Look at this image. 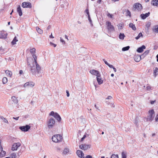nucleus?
Segmentation results:
<instances>
[{
  "label": "nucleus",
  "mask_w": 158,
  "mask_h": 158,
  "mask_svg": "<svg viewBox=\"0 0 158 158\" xmlns=\"http://www.w3.org/2000/svg\"><path fill=\"white\" fill-rule=\"evenodd\" d=\"M151 3L153 6H158V0H153Z\"/></svg>",
  "instance_id": "obj_21"
},
{
  "label": "nucleus",
  "mask_w": 158,
  "mask_h": 158,
  "mask_svg": "<svg viewBox=\"0 0 158 158\" xmlns=\"http://www.w3.org/2000/svg\"><path fill=\"white\" fill-rule=\"evenodd\" d=\"M35 48H33L30 49V52L31 54L33 55L35 52Z\"/></svg>",
  "instance_id": "obj_35"
},
{
  "label": "nucleus",
  "mask_w": 158,
  "mask_h": 158,
  "mask_svg": "<svg viewBox=\"0 0 158 158\" xmlns=\"http://www.w3.org/2000/svg\"><path fill=\"white\" fill-rule=\"evenodd\" d=\"M50 44L51 45L53 46L54 47H56V44H54L52 42H50Z\"/></svg>",
  "instance_id": "obj_46"
},
{
  "label": "nucleus",
  "mask_w": 158,
  "mask_h": 158,
  "mask_svg": "<svg viewBox=\"0 0 158 158\" xmlns=\"http://www.w3.org/2000/svg\"><path fill=\"white\" fill-rule=\"evenodd\" d=\"M36 29L38 32L39 34H42L43 33V31L39 27H36Z\"/></svg>",
  "instance_id": "obj_27"
},
{
  "label": "nucleus",
  "mask_w": 158,
  "mask_h": 158,
  "mask_svg": "<svg viewBox=\"0 0 158 158\" xmlns=\"http://www.w3.org/2000/svg\"><path fill=\"white\" fill-rule=\"evenodd\" d=\"M149 50H147L146 51H145L144 53L143 54V55H141L140 56V58H139V60H140L141 57H142L143 58L145 56H146L149 53Z\"/></svg>",
  "instance_id": "obj_17"
},
{
  "label": "nucleus",
  "mask_w": 158,
  "mask_h": 158,
  "mask_svg": "<svg viewBox=\"0 0 158 158\" xmlns=\"http://www.w3.org/2000/svg\"><path fill=\"white\" fill-rule=\"evenodd\" d=\"M20 145L21 144L19 143H15L12 146L11 149L13 151L16 150Z\"/></svg>",
  "instance_id": "obj_10"
},
{
  "label": "nucleus",
  "mask_w": 158,
  "mask_h": 158,
  "mask_svg": "<svg viewBox=\"0 0 158 158\" xmlns=\"http://www.w3.org/2000/svg\"><path fill=\"white\" fill-rule=\"evenodd\" d=\"M102 0H98L97 1L98 3L100 4L102 1Z\"/></svg>",
  "instance_id": "obj_59"
},
{
  "label": "nucleus",
  "mask_w": 158,
  "mask_h": 158,
  "mask_svg": "<svg viewBox=\"0 0 158 158\" xmlns=\"http://www.w3.org/2000/svg\"><path fill=\"white\" fill-rule=\"evenodd\" d=\"M145 48V46L144 45H143L141 47L138 48L137 51L139 53H141L143 51V49Z\"/></svg>",
  "instance_id": "obj_15"
},
{
  "label": "nucleus",
  "mask_w": 158,
  "mask_h": 158,
  "mask_svg": "<svg viewBox=\"0 0 158 158\" xmlns=\"http://www.w3.org/2000/svg\"><path fill=\"white\" fill-rule=\"evenodd\" d=\"M108 16H109L110 18H112V15H110L109 13L108 14Z\"/></svg>",
  "instance_id": "obj_63"
},
{
  "label": "nucleus",
  "mask_w": 158,
  "mask_h": 158,
  "mask_svg": "<svg viewBox=\"0 0 158 158\" xmlns=\"http://www.w3.org/2000/svg\"><path fill=\"white\" fill-rule=\"evenodd\" d=\"M22 6L24 8L26 7L31 8V3L29 2H23L22 3Z\"/></svg>",
  "instance_id": "obj_11"
},
{
  "label": "nucleus",
  "mask_w": 158,
  "mask_h": 158,
  "mask_svg": "<svg viewBox=\"0 0 158 158\" xmlns=\"http://www.w3.org/2000/svg\"><path fill=\"white\" fill-rule=\"evenodd\" d=\"M155 121L156 122L158 121V114H157L156 117Z\"/></svg>",
  "instance_id": "obj_50"
},
{
  "label": "nucleus",
  "mask_w": 158,
  "mask_h": 158,
  "mask_svg": "<svg viewBox=\"0 0 158 158\" xmlns=\"http://www.w3.org/2000/svg\"><path fill=\"white\" fill-rule=\"evenodd\" d=\"M91 147V145L85 144H81L80 145L79 148L82 149L86 150L90 148Z\"/></svg>",
  "instance_id": "obj_7"
},
{
  "label": "nucleus",
  "mask_w": 158,
  "mask_h": 158,
  "mask_svg": "<svg viewBox=\"0 0 158 158\" xmlns=\"http://www.w3.org/2000/svg\"><path fill=\"white\" fill-rule=\"evenodd\" d=\"M125 35L123 33H120L119 35V38L121 40H123L124 39Z\"/></svg>",
  "instance_id": "obj_28"
},
{
  "label": "nucleus",
  "mask_w": 158,
  "mask_h": 158,
  "mask_svg": "<svg viewBox=\"0 0 158 158\" xmlns=\"http://www.w3.org/2000/svg\"><path fill=\"white\" fill-rule=\"evenodd\" d=\"M125 15L126 16H130V17H131V13L128 10H127L126 13L125 14Z\"/></svg>",
  "instance_id": "obj_30"
},
{
  "label": "nucleus",
  "mask_w": 158,
  "mask_h": 158,
  "mask_svg": "<svg viewBox=\"0 0 158 158\" xmlns=\"http://www.w3.org/2000/svg\"><path fill=\"white\" fill-rule=\"evenodd\" d=\"M96 78L99 85H101L103 83V81L102 80L101 78V75L100 74V75H98L97 76Z\"/></svg>",
  "instance_id": "obj_13"
},
{
  "label": "nucleus",
  "mask_w": 158,
  "mask_h": 158,
  "mask_svg": "<svg viewBox=\"0 0 158 158\" xmlns=\"http://www.w3.org/2000/svg\"><path fill=\"white\" fill-rule=\"evenodd\" d=\"M35 83L33 82L30 81L26 83L24 85V87H33L35 85Z\"/></svg>",
  "instance_id": "obj_9"
},
{
  "label": "nucleus",
  "mask_w": 158,
  "mask_h": 158,
  "mask_svg": "<svg viewBox=\"0 0 158 158\" xmlns=\"http://www.w3.org/2000/svg\"><path fill=\"white\" fill-rule=\"evenodd\" d=\"M133 6L135 8L134 10L137 9L138 10L140 11L142 9V5L139 3H135Z\"/></svg>",
  "instance_id": "obj_8"
},
{
  "label": "nucleus",
  "mask_w": 158,
  "mask_h": 158,
  "mask_svg": "<svg viewBox=\"0 0 158 158\" xmlns=\"http://www.w3.org/2000/svg\"><path fill=\"white\" fill-rule=\"evenodd\" d=\"M31 127L28 125L25 126H20L19 129L23 131L26 132L28 131L30 128Z\"/></svg>",
  "instance_id": "obj_6"
},
{
  "label": "nucleus",
  "mask_w": 158,
  "mask_h": 158,
  "mask_svg": "<svg viewBox=\"0 0 158 158\" xmlns=\"http://www.w3.org/2000/svg\"><path fill=\"white\" fill-rule=\"evenodd\" d=\"M11 158H18L17 155L15 153H13L11 155Z\"/></svg>",
  "instance_id": "obj_36"
},
{
  "label": "nucleus",
  "mask_w": 158,
  "mask_h": 158,
  "mask_svg": "<svg viewBox=\"0 0 158 158\" xmlns=\"http://www.w3.org/2000/svg\"><path fill=\"white\" fill-rule=\"evenodd\" d=\"M54 117L55 118L58 122L61 121V118L60 115L57 113H56Z\"/></svg>",
  "instance_id": "obj_18"
},
{
  "label": "nucleus",
  "mask_w": 158,
  "mask_h": 158,
  "mask_svg": "<svg viewBox=\"0 0 158 158\" xmlns=\"http://www.w3.org/2000/svg\"><path fill=\"white\" fill-rule=\"evenodd\" d=\"M129 26L133 30H136V28L135 26V25L134 24H133L132 23H130V24H129Z\"/></svg>",
  "instance_id": "obj_24"
},
{
  "label": "nucleus",
  "mask_w": 158,
  "mask_h": 158,
  "mask_svg": "<svg viewBox=\"0 0 158 158\" xmlns=\"http://www.w3.org/2000/svg\"><path fill=\"white\" fill-rule=\"evenodd\" d=\"M2 146H1V143H0V152H1V151H2Z\"/></svg>",
  "instance_id": "obj_58"
},
{
  "label": "nucleus",
  "mask_w": 158,
  "mask_h": 158,
  "mask_svg": "<svg viewBox=\"0 0 158 158\" xmlns=\"http://www.w3.org/2000/svg\"><path fill=\"white\" fill-rule=\"evenodd\" d=\"M110 158H118V156L117 154H113L111 155Z\"/></svg>",
  "instance_id": "obj_37"
},
{
  "label": "nucleus",
  "mask_w": 158,
  "mask_h": 158,
  "mask_svg": "<svg viewBox=\"0 0 158 158\" xmlns=\"http://www.w3.org/2000/svg\"><path fill=\"white\" fill-rule=\"evenodd\" d=\"M77 153L78 156L79 157L82 158L84 155V153L82 152L80 150H78L77 151Z\"/></svg>",
  "instance_id": "obj_16"
},
{
  "label": "nucleus",
  "mask_w": 158,
  "mask_h": 158,
  "mask_svg": "<svg viewBox=\"0 0 158 158\" xmlns=\"http://www.w3.org/2000/svg\"><path fill=\"white\" fill-rule=\"evenodd\" d=\"M12 101L15 103H17L18 102V100L17 98L15 96H13L11 97Z\"/></svg>",
  "instance_id": "obj_23"
},
{
  "label": "nucleus",
  "mask_w": 158,
  "mask_h": 158,
  "mask_svg": "<svg viewBox=\"0 0 158 158\" xmlns=\"http://www.w3.org/2000/svg\"><path fill=\"white\" fill-rule=\"evenodd\" d=\"M142 36H143L141 32H140L139 34V35H138V36H137V37H135V39L136 40H138V39H139V38L140 37H142Z\"/></svg>",
  "instance_id": "obj_39"
},
{
  "label": "nucleus",
  "mask_w": 158,
  "mask_h": 158,
  "mask_svg": "<svg viewBox=\"0 0 158 158\" xmlns=\"http://www.w3.org/2000/svg\"><path fill=\"white\" fill-rule=\"evenodd\" d=\"M55 120L54 119L51 118H50L48 122V127L49 129L52 128L55 124Z\"/></svg>",
  "instance_id": "obj_5"
},
{
  "label": "nucleus",
  "mask_w": 158,
  "mask_h": 158,
  "mask_svg": "<svg viewBox=\"0 0 158 158\" xmlns=\"http://www.w3.org/2000/svg\"><path fill=\"white\" fill-rule=\"evenodd\" d=\"M110 102L109 101H106V103L107 104L109 105L110 104Z\"/></svg>",
  "instance_id": "obj_62"
},
{
  "label": "nucleus",
  "mask_w": 158,
  "mask_h": 158,
  "mask_svg": "<svg viewBox=\"0 0 158 158\" xmlns=\"http://www.w3.org/2000/svg\"><path fill=\"white\" fill-rule=\"evenodd\" d=\"M155 102H156V100L151 101L150 103H151V104H154V103Z\"/></svg>",
  "instance_id": "obj_56"
},
{
  "label": "nucleus",
  "mask_w": 158,
  "mask_h": 158,
  "mask_svg": "<svg viewBox=\"0 0 158 158\" xmlns=\"http://www.w3.org/2000/svg\"><path fill=\"white\" fill-rule=\"evenodd\" d=\"M150 15V13L149 12H148V13H146L145 14H142L140 15V17L142 19H144L149 16Z\"/></svg>",
  "instance_id": "obj_14"
},
{
  "label": "nucleus",
  "mask_w": 158,
  "mask_h": 158,
  "mask_svg": "<svg viewBox=\"0 0 158 158\" xmlns=\"http://www.w3.org/2000/svg\"><path fill=\"white\" fill-rule=\"evenodd\" d=\"M129 46H127L126 47H123L122 49V50L123 51H126L128 50L130 48Z\"/></svg>",
  "instance_id": "obj_31"
},
{
  "label": "nucleus",
  "mask_w": 158,
  "mask_h": 158,
  "mask_svg": "<svg viewBox=\"0 0 158 158\" xmlns=\"http://www.w3.org/2000/svg\"><path fill=\"white\" fill-rule=\"evenodd\" d=\"M122 158H127V153L124 152H123L122 153Z\"/></svg>",
  "instance_id": "obj_32"
},
{
  "label": "nucleus",
  "mask_w": 158,
  "mask_h": 158,
  "mask_svg": "<svg viewBox=\"0 0 158 158\" xmlns=\"http://www.w3.org/2000/svg\"><path fill=\"white\" fill-rule=\"evenodd\" d=\"M107 65L110 68H113L114 67L113 65L110 64H108V65Z\"/></svg>",
  "instance_id": "obj_49"
},
{
  "label": "nucleus",
  "mask_w": 158,
  "mask_h": 158,
  "mask_svg": "<svg viewBox=\"0 0 158 158\" xmlns=\"http://www.w3.org/2000/svg\"><path fill=\"white\" fill-rule=\"evenodd\" d=\"M85 158H92V156L90 155L87 156Z\"/></svg>",
  "instance_id": "obj_53"
},
{
  "label": "nucleus",
  "mask_w": 158,
  "mask_h": 158,
  "mask_svg": "<svg viewBox=\"0 0 158 158\" xmlns=\"http://www.w3.org/2000/svg\"><path fill=\"white\" fill-rule=\"evenodd\" d=\"M55 114L56 113H54V111H52L50 113L49 115H50L54 117Z\"/></svg>",
  "instance_id": "obj_42"
},
{
  "label": "nucleus",
  "mask_w": 158,
  "mask_h": 158,
  "mask_svg": "<svg viewBox=\"0 0 158 158\" xmlns=\"http://www.w3.org/2000/svg\"><path fill=\"white\" fill-rule=\"evenodd\" d=\"M7 35L3 32H0V38H6Z\"/></svg>",
  "instance_id": "obj_20"
},
{
  "label": "nucleus",
  "mask_w": 158,
  "mask_h": 158,
  "mask_svg": "<svg viewBox=\"0 0 158 158\" xmlns=\"http://www.w3.org/2000/svg\"><path fill=\"white\" fill-rule=\"evenodd\" d=\"M86 137V136L85 135H84V136H83V137L81 138V141H82Z\"/></svg>",
  "instance_id": "obj_48"
},
{
  "label": "nucleus",
  "mask_w": 158,
  "mask_h": 158,
  "mask_svg": "<svg viewBox=\"0 0 158 158\" xmlns=\"http://www.w3.org/2000/svg\"><path fill=\"white\" fill-rule=\"evenodd\" d=\"M60 41L63 44H65V41L61 38H60Z\"/></svg>",
  "instance_id": "obj_45"
},
{
  "label": "nucleus",
  "mask_w": 158,
  "mask_h": 158,
  "mask_svg": "<svg viewBox=\"0 0 158 158\" xmlns=\"http://www.w3.org/2000/svg\"><path fill=\"white\" fill-rule=\"evenodd\" d=\"M103 61L104 62H105V63L106 64V65H108V63L105 60V59H103Z\"/></svg>",
  "instance_id": "obj_52"
},
{
  "label": "nucleus",
  "mask_w": 158,
  "mask_h": 158,
  "mask_svg": "<svg viewBox=\"0 0 158 158\" xmlns=\"http://www.w3.org/2000/svg\"><path fill=\"white\" fill-rule=\"evenodd\" d=\"M156 72H158V68L157 67H156L155 69L154 70V74L155 76L156 75Z\"/></svg>",
  "instance_id": "obj_40"
},
{
  "label": "nucleus",
  "mask_w": 158,
  "mask_h": 158,
  "mask_svg": "<svg viewBox=\"0 0 158 158\" xmlns=\"http://www.w3.org/2000/svg\"><path fill=\"white\" fill-rule=\"evenodd\" d=\"M32 56L34 60V62L36 67L34 64V62H33L32 64H30L28 61V58L27 59L28 68H29L30 71L32 73L33 75H35L37 73L39 74L41 71V68L40 65L37 63V56L35 54H33Z\"/></svg>",
  "instance_id": "obj_1"
},
{
  "label": "nucleus",
  "mask_w": 158,
  "mask_h": 158,
  "mask_svg": "<svg viewBox=\"0 0 158 158\" xmlns=\"http://www.w3.org/2000/svg\"><path fill=\"white\" fill-rule=\"evenodd\" d=\"M85 11H86L87 14L88 15V16L89 15V10L88 9H86L85 10Z\"/></svg>",
  "instance_id": "obj_55"
},
{
  "label": "nucleus",
  "mask_w": 158,
  "mask_h": 158,
  "mask_svg": "<svg viewBox=\"0 0 158 158\" xmlns=\"http://www.w3.org/2000/svg\"><path fill=\"white\" fill-rule=\"evenodd\" d=\"M18 41V40L17 37L15 36L14 37L12 41L11 42V44L12 45H15L16 44V42Z\"/></svg>",
  "instance_id": "obj_25"
},
{
  "label": "nucleus",
  "mask_w": 158,
  "mask_h": 158,
  "mask_svg": "<svg viewBox=\"0 0 158 158\" xmlns=\"http://www.w3.org/2000/svg\"><path fill=\"white\" fill-rule=\"evenodd\" d=\"M138 120L137 119V118H135V122H134V123L135 124V125H136V126L137 127H138Z\"/></svg>",
  "instance_id": "obj_41"
},
{
  "label": "nucleus",
  "mask_w": 158,
  "mask_h": 158,
  "mask_svg": "<svg viewBox=\"0 0 158 158\" xmlns=\"http://www.w3.org/2000/svg\"><path fill=\"white\" fill-rule=\"evenodd\" d=\"M19 73L20 74H22L23 73V71L22 70H20L19 71Z\"/></svg>",
  "instance_id": "obj_60"
},
{
  "label": "nucleus",
  "mask_w": 158,
  "mask_h": 158,
  "mask_svg": "<svg viewBox=\"0 0 158 158\" xmlns=\"http://www.w3.org/2000/svg\"><path fill=\"white\" fill-rule=\"evenodd\" d=\"M22 153V152L21 151V150H20V151H19L18 153H17V154H18V157L17 158H19L20 156L21 155V154Z\"/></svg>",
  "instance_id": "obj_43"
},
{
  "label": "nucleus",
  "mask_w": 158,
  "mask_h": 158,
  "mask_svg": "<svg viewBox=\"0 0 158 158\" xmlns=\"http://www.w3.org/2000/svg\"><path fill=\"white\" fill-rule=\"evenodd\" d=\"M5 73L7 74L8 76L11 77L12 73V72L8 70H6L5 71Z\"/></svg>",
  "instance_id": "obj_22"
},
{
  "label": "nucleus",
  "mask_w": 158,
  "mask_h": 158,
  "mask_svg": "<svg viewBox=\"0 0 158 158\" xmlns=\"http://www.w3.org/2000/svg\"><path fill=\"white\" fill-rule=\"evenodd\" d=\"M6 154V152L3 151V150L2 151H1V152H0V156L3 157Z\"/></svg>",
  "instance_id": "obj_26"
},
{
  "label": "nucleus",
  "mask_w": 158,
  "mask_h": 158,
  "mask_svg": "<svg viewBox=\"0 0 158 158\" xmlns=\"http://www.w3.org/2000/svg\"><path fill=\"white\" fill-rule=\"evenodd\" d=\"M19 117H18L16 118L13 117V119H15L16 120H18L19 119Z\"/></svg>",
  "instance_id": "obj_57"
},
{
  "label": "nucleus",
  "mask_w": 158,
  "mask_h": 158,
  "mask_svg": "<svg viewBox=\"0 0 158 158\" xmlns=\"http://www.w3.org/2000/svg\"><path fill=\"white\" fill-rule=\"evenodd\" d=\"M0 118L2 119L3 120V121L4 123H8V120L6 118H4L3 116H0Z\"/></svg>",
  "instance_id": "obj_34"
},
{
  "label": "nucleus",
  "mask_w": 158,
  "mask_h": 158,
  "mask_svg": "<svg viewBox=\"0 0 158 158\" xmlns=\"http://www.w3.org/2000/svg\"><path fill=\"white\" fill-rule=\"evenodd\" d=\"M89 72L91 74L95 75L96 76L98 75H100V74L98 71L94 69L91 70Z\"/></svg>",
  "instance_id": "obj_12"
},
{
  "label": "nucleus",
  "mask_w": 158,
  "mask_h": 158,
  "mask_svg": "<svg viewBox=\"0 0 158 158\" xmlns=\"http://www.w3.org/2000/svg\"><path fill=\"white\" fill-rule=\"evenodd\" d=\"M112 97L111 96H108L106 98L107 99H112Z\"/></svg>",
  "instance_id": "obj_51"
},
{
  "label": "nucleus",
  "mask_w": 158,
  "mask_h": 158,
  "mask_svg": "<svg viewBox=\"0 0 158 158\" xmlns=\"http://www.w3.org/2000/svg\"><path fill=\"white\" fill-rule=\"evenodd\" d=\"M62 139V136L60 135L59 134L53 135L52 138V141L55 143L61 141Z\"/></svg>",
  "instance_id": "obj_2"
},
{
  "label": "nucleus",
  "mask_w": 158,
  "mask_h": 158,
  "mask_svg": "<svg viewBox=\"0 0 158 158\" xmlns=\"http://www.w3.org/2000/svg\"><path fill=\"white\" fill-rule=\"evenodd\" d=\"M153 30L154 31L158 33V25L155 26Z\"/></svg>",
  "instance_id": "obj_33"
},
{
  "label": "nucleus",
  "mask_w": 158,
  "mask_h": 158,
  "mask_svg": "<svg viewBox=\"0 0 158 158\" xmlns=\"http://www.w3.org/2000/svg\"><path fill=\"white\" fill-rule=\"evenodd\" d=\"M66 93H67V96L68 97H69V92L68 90L66 91Z\"/></svg>",
  "instance_id": "obj_54"
},
{
  "label": "nucleus",
  "mask_w": 158,
  "mask_h": 158,
  "mask_svg": "<svg viewBox=\"0 0 158 158\" xmlns=\"http://www.w3.org/2000/svg\"><path fill=\"white\" fill-rule=\"evenodd\" d=\"M150 25H151V23L150 22H148L147 24L146 25V26L147 27V28H148L150 27Z\"/></svg>",
  "instance_id": "obj_47"
},
{
  "label": "nucleus",
  "mask_w": 158,
  "mask_h": 158,
  "mask_svg": "<svg viewBox=\"0 0 158 158\" xmlns=\"http://www.w3.org/2000/svg\"><path fill=\"white\" fill-rule=\"evenodd\" d=\"M2 83L3 84H6L7 82V79L6 77H4L2 80Z\"/></svg>",
  "instance_id": "obj_29"
},
{
  "label": "nucleus",
  "mask_w": 158,
  "mask_h": 158,
  "mask_svg": "<svg viewBox=\"0 0 158 158\" xmlns=\"http://www.w3.org/2000/svg\"><path fill=\"white\" fill-rule=\"evenodd\" d=\"M151 87L150 86H148L147 87V89L148 90L149 89H151Z\"/></svg>",
  "instance_id": "obj_61"
},
{
  "label": "nucleus",
  "mask_w": 158,
  "mask_h": 158,
  "mask_svg": "<svg viewBox=\"0 0 158 158\" xmlns=\"http://www.w3.org/2000/svg\"><path fill=\"white\" fill-rule=\"evenodd\" d=\"M107 29L109 32H113L115 29L114 26L111 24V23L109 21H107L106 23Z\"/></svg>",
  "instance_id": "obj_4"
},
{
  "label": "nucleus",
  "mask_w": 158,
  "mask_h": 158,
  "mask_svg": "<svg viewBox=\"0 0 158 158\" xmlns=\"http://www.w3.org/2000/svg\"><path fill=\"white\" fill-rule=\"evenodd\" d=\"M155 112L153 110H149L148 114L147 117V120L149 121H152L155 116Z\"/></svg>",
  "instance_id": "obj_3"
},
{
  "label": "nucleus",
  "mask_w": 158,
  "mask_h": 158,
  "mask_svg": "<svg viewBox=\"0 0 158 158\" xmlns=\"http://www.w3.org/2000/svg\"><path fill=\"white\" fill-rule=\"evenodd\" d=\"M88 16V19H89V20L90 23L92 25H93L92 21L91 20V19H90L89 15V16Z\"/></svg>",
  "instance_id": "obj_44"
},
{
  "label": "nucleus",
  "mask_w": 158,
  "mask_h": 158,
  "mask_svg": "<svg viewBox=\"0 0 158 158\" xmlns=\"http://www.w3.org/2000/svg\"><path fill=\"white\" fill-rule=\"evenodd\" d=\"M17 11L19 13V16H21L22 15V12L20 6H19L17 7Z\"/></svg>",
  "instance_id": "obj_19"
},
{
  "label": "nucleus",
  "mask_w": 158,
  "mask_h": 158,
  "mask_svg": "<svg viewBox=\"0 0 158 158\" xmlns=\"http://www.w3.org/2000/svg\"><path fill=\"white\" fill-rule=\"evenodd\" d=\"M69 152V149L68 148H65L64 149L63 153L65 155L68 152Z\"/></svg>",
  "instance_id": "obj_38"
},
{
  "label": "nucleus",
  "mask_w": 158,
  "mask_h": 158,
  "mask_svg": "<svg viewBox=\"0 0 158 158\" xmlns=\"http://www.w3.org/2000/svg\"><path fill=\"white\" fill-rule=\"evenodd\" d=\"M50 38H54V37L52 36V33L51 34V35L49 36Z\"/></svg>",
  "instance_id": "obj_64"
}]
</instances>
